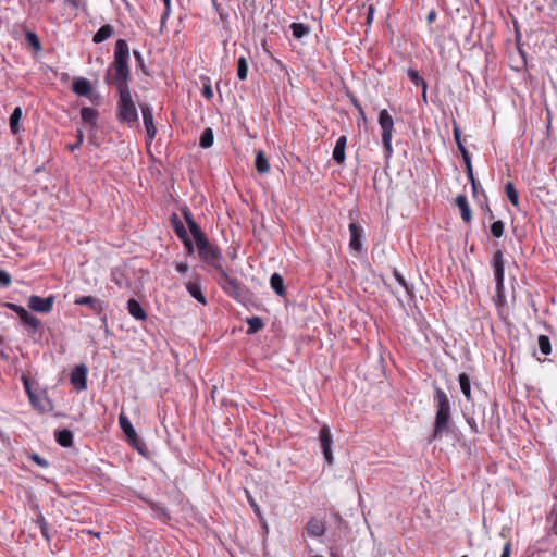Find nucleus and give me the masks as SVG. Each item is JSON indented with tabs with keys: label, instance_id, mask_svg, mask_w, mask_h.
I'll return each instance as SVG.
<instances>
[{
	"label": "nucleus",
	"instance_id": "obj_5",
	"mask_svg": "<svg viewBox=\"0 0 557 557\" xmlns=\"http://www.w3.org/2000/svg\"><path fill=\"white\" fill-rule=\"evenodd\" d=\"M23 380H24L25 391L28 395L29 401L33 405V407L35 409H37L40 413H46V412L52 411L53 410L52 400L46 394L36 395L34 392H32L28 380L25 377Z\"/></svg>",
	"mask_w": 557,
	"mask_h": 557
},
{
	"label": "nucleus",
	"instance_id": "obj_22",
	"mask_svg": "<svg viewBox=\"0 0 557 557\" xmlns=\"http://www.w3.org/2000/svg\"><path fill=\"white\" fill-rule=\"evenodd\" d=\"M170 224H171L175 235L180 239H186L187 236H189L183 222L181 221V219L178 218V215L176 213H172V215L170 216Z\"/></svg>",
	"mask_w": 557,
	"mask_h": 557
},
{
	"label": "nucleus",
	"instance_id": "obj_51",
	"mask_svg": "<svg viewBox=\"0 0 557 557\" xmlns=\"http://www.w3.org/2000/svg\"><path fill=\"white\" fill-rule=\"evenodd\" d=\"M152 509L162 518L170 519V515L168 512V509L163 505H156L152 507Z\"/></svg>",
	"mask_w": 557,
	"mask_h": 557
},
{
	"label": "nucleus",
	"instance_id": "obj_16",
	"mask_svg": "<svg viewBox=\"0 0 557 557\" xmlns=\"http://www.w3.org/2000/svg\"><path fill=\"white\" fill-rule=\"evenodd\" d=\"M72 90L82 97H88L92 90L91 83L85 77H77L74 79Z\"/></svg>",
	"mask_w": 557,
	"mask_h": 557
},
{
	"label": "nucleus",
	"instance_id": "obj_34",
	"mask_svg": "<svg viewBox=\"0 0 557 557\" xmlns=\"http://www.w3.org/2000/svg\"><path fill=\"white\" fill-rule=\"evenodd\" d=\"M505 193H506V196H507L508 200L510 201V203L515 207H518L519 206V195H518V191H517L513 183L508 182L506 184Z\"/></svg>",
	"mask_w": 557,
	"mask_h": 557
},
{
	"label": "nucleus",
	"instance_id": "obj_60",
	"mask_svg": "<svg viewBox=\"0 0 557 557\" xmlns=\"http://www.w3.org/2000/svg\"><path fill=\"white\" fill-rule=\"evenodd\" d=\"M436 18V12L434 10H431L426 16L428 23H433Z\"/></svg>",
	"mask_w": 557,
	"mask_h": 557
},
{
	"label": "nucleus",
	"instance_id": "obj_1",
	"mask_svg": "<svg viewBox=\"0 0 557 557\" xmlns=\"http://www.w3.org/2000/svg\"><path fill=\"white\" fill-rule=\"evenodd\" d=\"M128 61V44L124 39H117L114 47L113 62L106 71L103 79L107 85H113L116 88L119 95L116 103L117 121L133 127L139 125V116L129 89L131 69Z\"/></svg>",
	"mask_w": 557,
	"mask_h": 557
},
{
	"label": "nucleus",
	"instance_id": "obj_53",
	"mask_svg": "<svg viewBox=\"0 0 557 557\" xmlns=\"http://www.w3.org/2000/svg\"><path fill=\"white\" fill-rule=\"evenodd\" d=\"M404 289L406 290V294L408 296L409 301H414L416 295H414V286L410 283H407L404 286Z\"/></svg>",
	"mask_w": 557,
	"mask_h": 557
},
{
	"label": "nucleus",
	"instance_id": "obj_58",
	"mask_svg": "<svg viewBox=\"0 0 557 557\" xmlns=\"http://www.w3.org/2000/svg\"><path fill=\"white\" fill-rule=\"evenodd\" d=\"M176 271L184 274L188 271V264L186 262H180L176 264Z\"/></svg>",
	"mask_w": 557,
	"mask_h": 557
},
{
	"label": "nucleus",
	"instance_id": "obj_17",
	"mask_svg": "<svg viewBox=\"0 0 557 557\" xmlns=\"http://www.w3.org/2000/svg\"><path fill=\"white\" fill-rule=\"evenodd\" d=\"M347 145V137L342 135L335 144L333 149V159L337 164H344L346 160L345 149Z\"/></svg>",
	"mask_w": 557,
	"mask_h": 557
},
{
	"label": "nucleus",
	"instance_id": "obj_32",
	"mask_svg": "<svg viewBox=\"0 0 557 557\" xmlns=\"http://www.w3.org/2000/svg\"><path fill=\"white\" fill-rule=\"evenodd\" d=\"M248 324L247 334H256L264 327V323L260 317H251L246 320Z\"/></svg>",
	"mask_w": 557,
	"mask_h": 557
},
{
	"label": "nucleus",
	"instance_id": "obj_25",
	"mask_svg": "<svg viewBox=\"0 0 557 557\" xmlns=\"http://www.w3.org/2000/svg\"><path fill=\"white\" fill-rule=\"evenodd\" d=\"M270 285L277 296L284 297L286 295L284 280L281 274L273 273L270 277Z\"/></svg>",
	"mask_w": 557,
	"mask_h": 557
},
{
	"label": "nucleus",
	"instance_id": "obj_59",
	"mask_svg": "<svg viewBox=\"0 0 557 557\" xmlns=\"http://www.w3.org/2000/svg\"><path fill=\"white\" fill-rule=\"evenodd\" d=\"M170 13H171V8H170V9H168V7H165V8H164V12H163V14H162V16H161V24H162V25L165 23V21H166V18L169 17Z\"/></svg>",
	"mask_w": 557,
	"mask_h": 557
},
{
	"label": "nucleus",
	"instance_id": "obj_61",
	"mask_svg": "<svg viewBox=\"0 0 557 557\" xmlns=\"http://www.w3.org/2000/svg\"><path fill=\"white\" fill-rule=\"evenodd\" d=\"M496 297H497L498 304H503L505 301V287L504 286H503V294H499L496 290Z\"/></svg>",
	"mask_w": 557,
	"mask_h": 557
},
{
	"label": "nucleus",
	"instance_id": "obj_8",
	"mask_svg": "<svg viewBox=\"0 0 557 557\" xmlns=\"http://www.w3.org/2000/svg\"><path fill=\"white\" fill-rule=\"evenodd\" d=\"M319 440H320V446L322 449V454H323L326 462L330 466L333 465L334 457H333L332 449H331L332 444H333V437H332L331 430L327 425H323L320 429Z\"/></svg>",
	"mask_w": 557,
	"mask_h": 557
},
{
	"label": "nucleus",
	"instance_id": "obj_10",
	"mask_svg": "<svg viewBox=\"0 0 557 557\" xmlns=\"http://www.w3.org/2000/svg\"><path fill=\"white\" fill-rule=\"evenodd\" d=\"M54 304V296H48L42 298L37 295H32L28 298V308L35 312L49 313Z\"/></svg>",
	"mask_w": 557,
	"mask_h": 557
},
{
	"label": "nucleus",
	"instance_id": "obj_19",
	"mask_svg": "<svg viewBox=\"0 0 557 557\" xmlns=\"http://www.w3.org/2000/svg\"><path fill=\"white\" fill-rule=\"evenodd\" d=\"M35 510L38 511L35 523L39 527L42 537L49 543L52 537L51 528H50L49 523L47 522L46 518L39 511L38 506H35Z\"/></svg>",
	"mask_w": 557,
	"mask_h": 557
},
{
	"label": "nucleus",
	"instance_id": "obj_13",
	"mask_svg": "<svg viewBox=\"0 0 557 557\" xmlns=\"http://www.w3.org/2000/svg\"><path fill=\"white\" fill-rule=\"evenodd\" d=\"M77 306H88L97 315H101L104 310V302L92 296H81L74 300Z\"/></svg>",
	"mask_w": 557,
	"mask_h": 557
},
{
	"label": "nucleus",
	"instance_id": "obj_48",
	"mask_svg": "<svg viewBox=\"0 0 557 557\" xmlns=\"http://www.w3.org/2000/svg\"><path fill=\"white\" fill-rule=\"evenodd\" d=\"M463 162H465L466 173H467L468 180L470 182L474 181L475 177H474V174H473V168H472L471 158H465Z\"/></svg>",
	"mask_w": 557,
	"mask_h": 557
},
{
	"label": "nucleus",
	"instance_id": "obj_14",
	"mask_svg": "<svg viewBox=\"0 0 557 557\" xmlns=\"http://www.w3.org/2000/svg\"><path fill=\"white\" fill-rule=\"evenodd\" d=\"M348 228L350 233L349 247L352 250L360 252L362 249L363 230L355 222H351Z\"/></svg>",
	"mask_w": 557,
	"mask_h": 557
},
{
	"label": "nucleus",
	"instance_id": "obj_18",
	"mask_svg": "<svg viewBox=\"0 0 557 557\" xmlns=\"http://www.w3.org/2000/svg\"><path fill=\"white\" fill-rule=\"evenodd\" d=\"M455 203L460 210L463 222L470 223L472 221V211L468 203L467 197L465 195H458L455 199Z\"/></svg>",
	"mask_w": 557,
	"mask_h": 557
},
{
	"label": "nucleus",
	"instance_id": "obj_2",
	"mask_svg": "<svg viewBox=\"0 0 557 557\" xmlns=\"http://www.w3.org/2000/svg\"><path fill=\"white\" fill-rule=\"evenodd\" d=\"M434 404L436 407L434 430L429 442L441 438L443 433H449L453 426L451 405L447 394L435 386Z\"/></svg>",
	"mask_w": 557,
	"mask_h": 557
},
{
	"label": "nucleus",
	"instance_id": "obj_41",
	"mask_svg": "<svg viewBox=\"0 0 557 557\" xmlns=\"http://www.w3.org/2000/svg\"><path fill=\"white\" fill-rule=\"evenodd\" d=\"M490 231H491V234L494 237H496V238L502 237L504 235V232H505V224H504V222L500 221V220L494 221L491 224Z\"/></svg>",
	"mask_w": 557,
	"mask_h": 557
},
{
	"label": "nucleus",
	"instance_id": "obj_26",
	"mask_svg": "<svg viewBox=\"0 0 557 557\" xmlns=\"http://www.w3.org/2000/svg\"><path fill=\"white\" fill-rule=\"evenodd\" d=\"M325 525L321 520L311 519L307 524V531L314 537H320L325 533Z\"/></svg>",
	"mask_w": 557,
	"mask_h": 557
},
{
	"label": "nucleus",
	"instance_id": "obj_24",
	"mask_svg": "<svg viewBox=\"0 0 557 557\" xmlns=\"http://www.w3.org/2000/svg\"><path fill=\"white\" fill-rule=\"evenodd\" d=\"M81 117L84 124L95 126L99 117V112L92 108L83 107L81 109Z\"/></svg>",
	"mask_w": 557,
	"mask_h": 557
},
{
	"label": "nucleus",
	"instance_id": "obj_49",
	"mask_svg": "<svg viewBox=\"0 0 557 557\" xmlns=\"http://www.w3.org/2000/svg\"><path fill=\"white\" fill-rule=\"evenodd\" d=\"M11 281V275L5 270H0V286L8 287Z\"/></svg>",
	"mask_w": 557,
	"mask_h": 557
},
{
	"label": "nucleus",
	"instance_id": "obj_62",
	"mask_svg": "<svg viewBox=\"0 0 557 557\" xmlns=\"http://www.w3.org/2000/svg\"><path fill=\"white\" fill-rule=\"evenodd\" d=\"M472 193L475 196L478 194L479 182L476 180L471 181Z\"/></svg>",
	"mask_w": 557,
	"mask_h": 557
},
{
	"label": "nucleus",
	"instance_id": "obj_55",
	"mask_svg": "<svg viewBox=\"0 0 557 557\" xmlns=\"http://www.w3.org/2000/svg\"><path fill=\"white\" fill-rule=\"evenodd\" d=\"M393 276L395 277V280L404 287L408 282L406 281V278L403 276V274L397 270L395 269L393 271Z\"/></svg>",
	"mask_w": 557,
	"mask_h": 557
},
{
	"label": "nucleus",
	"instance_id": "obj_23",
	"mask_svg": "<svg viewBox=\"0 0 557 557\" xmlns=\"http://www.w3.org/2000/svg\"><path fill=\"white\" fill-rule=\"evenodd\" d=\"M54 438L62 447H71L73 445V433L69 429L57 430Z\"/></svg>",
	"mask_w": 557,
	"mask_h": 557
},
{
	"label": "nucleus",
	"instance_id": "obj_54",
	"mask_svg": "<svg viewBox=\"0 0 557 557\" xmlns=\"http://www.w3.org/2000/svg\"><path fill=\"white\" fill-rule=\"evenodd\" d=\"M32 460H34L38 466L42 467V468H46L48 467V461L46 459H44L42 457H40L38 454H33L30 456Z\"/></svg>",
	"mask_w": 557,
	"mask_h": 557
},
{
	"label": "nucleus",
	"instance_id": "obj_40",
	"mask_svg": "<svg viewBox=\"0 0 557 557\" xmlns=\"http://www.w3.org/2000/svg\"><path fill=\"white\" fill-rule=\"evenodd\" d=\"M485 411L483 410V418H482V421H481V424L479 425L476 420L473 418V417H468L467 418V423L469 424L470 429L474 432V433H481L484 431L485 429Z\"/></svg>",
	"mask_w": 557,
	"mask_h": 557
},
{
	"label": "nucleus",
	"instance_id": "obj_7",
	"mask_svg": "<svg viewBox=\"0 0 557 557\" xmlns=\"http://www.w3.org/2000/svg\"><path fill=\"white\" fill-rule=\"evenodd\" d=\"M5 307H8L13 312H15L18 315V318L21 319V321L25 325L33 329V331H37L40 327V325H41L40 320L37 317L29 313L24 307L16 305V304H12V302H7Z\"/></svg>",
	"mask_w": 557,
	"mask_h": 557
},
{
	"label": "nucleus",
	"instance_id": "obj_52",
	"mask_svg": "<svg viewBox=\"0 0 557 557\" xmlns=\"http://www.w3.org/2000/svg\"><path fill=\"white\" fill-rule=\"evenodd\" d=\"M201 95L208 100H211L213 98V90L210 83L203 85Z\"/></svg>",
	"mask_w": 557,
	"mask_h": 557
},
{
	"label": "nucleus",
	"instance_id": "obj_9",
	"mask_svg": "<svg viewBox=\"0 0 557 557\" xmlns=\"http://www.w3.org/2000/svg\"><path fill=\"white\" fill-rule=\"evenodd\" d=\"M199 258L208 265L216 269V271H220V269H223V267L221 265V262H220L222 260L221 250L214 244H211L209 246V248H206L203 251H200Z\"/></svg>",
	"mask_w": 557,
	"mask_h": 557
},
{
	"label": "nucleus",
	"instance_id": "obj_35",
	"mask_svg": "<svg viewBox=\"0 0 557 557\" xmlns=\"http://www.w3.org/2000/svg\"><path fill=\"white\" fill-rule=\"evenodd\" d=\"M290 29H292L293 36L296 39L302 38L307 34H309V32H310V28L307 25L302 24V23H292L290 24Z\"/></svg>",
	"mask_w": 557,
	"mask_h": 557
},
{
	"label": "nucleus",
	"instance_id": "obj_37",
	"mask_svg": "<svg viewBox=\"0 0 557 557\" xmlns=\"http://www.w3.org/2000/svg\"><path fill=\"white\" fill-rule=\"evenodd\" d=\"M126 437L133 448H135L140 454H145L146 444L138 437L135 430L133 435L129 434Z\"/></svg>",
	"mask_w": 557,
	"mask_h": 557
},
{
	"label": "nucleus",
	"instance_id": "obj_38",
	"mask_svg": "<svg viewBox=\"0 0 557 557\" xmlns=\"http://www.w3.org/2000/svg\"><path fill=\"white\" fill-rule=\"evenodd\" d=\"M119 423H120V426L123 431V433L125 434V436H128L129 434L133 435L134 434V428L129 421V419L121 413L120 417H119Z\"/></svg>",
	"mask_w": 557,
	"mask_h": 557
},
{
	"label": "nucleus",
	"instance_id": "obj_45",
	"mask_svg": "<svg viewBox=\"0 0 557 557\" xmlns=\"http://www.w3.org/2000/svg\"><path fill=\"white\" fill-rule=\"evenodd\" d=\"M83 141H84V133H83V131L81 128H78L76 131V144H69L66 146V148L71 152H73V151H75L76 149H78L82 146Z\"/></svg>",
	"mask_w": 557,
	"mask_h": 557
},
{
	"label": "nucleus",
	"instance_id": "obj_33",
	"mask_svg": "<svg viewBox=\"0 0 557 557\" xmlns=\"http://www.w3.org/2000/svg\"><path fill=\"white\" fill-rule=\"evenodd\" d=\"M237 77L240 81H245L248 75V58L245 55H240L237 60Z\"/></svg>",
	"mask_w": 557,
	"mask_h": 557
},
{
	"label": "nucleus",
	"instance_id": "obj_21",
	"mask_svg": "<svg viewBox=\"0 0 557 557\" xmlns=\"http://www.w3.org/2000/svg\"><path fill=\"white\" fill-rule=\"evenodd\" d=\"M127 310L129 314L136 320L145 321L147 319L146 311L144 310L141 305L134 298H131L127 301Z\"/></svg>",
	"mask_w": 557,
	"mask_h": 557
},
{
	"label": "nucleus",
	"instance_id": "obj_11",
	"mask_svg": "<svg viewBox=\"0 0 557 557\" xmlns=\"http://www.w3.org/2000/svg\"><path fill=\"white\" fill-rule=\"evenodd\" d=\"M87 367L85 364L76 366L71 374L70 382L76 391H84L87 388Z\"/></svg>",
	"mask_w": 557,
	"mask_h": 557
},
{
	"label": "nucleus",
	"instance_id": "obj_30",
	"mask_svg": "<svg viewBox=\"0 0 557 557\" xmlns=\"http://www.w3.org/2000/svg\"><path fill=\"white\" fill-rule=\"evenodd\" d=\"M458 381L460 384V389L463 396L470 400L471 399V383L470 377L467 373H460L458 375Z\"/></svg>",
	"mask_w": 557,
	"mask_h": 557
},
{
	"label": "nucleus",
	"instance_id": "obj_44",
	"mask_svg": "<svg viewBox=\"0 0 557 557\" xmlns=\"http://www.w3.org/2000/svg\"><path fill=\"white\" fill-rule=\"evenodd\" d=\"M350 100H351V103L354 104V107L357 109V113H359L360 121L358 122V125L360 126V122H362L363 124H367L368 120H367L364 110H363L361 103L359 102V100L355 96H351Z\"/></svg>",
	"mask_w": 557,
	"mask_h": 557
},
{
	"label": "nucleus",
	"instance_id": "obj_15",
	"mask_svg": "<svg viewBox=\"0 0 557 557\" xmlns=\"http://www.w3.org/2000/svg\"><path fill=\"white\" fill-rule=\"evenodd\" d=\"M182 214H183V218L189 228V232H190L194 240L206 235L202 232V230L200 228V226L197 224V222L195 221L193 213L190 212V210L187 207H184L182 209Z\"/></svg>",
	"mask_w": 557,
	"mask_h": 557
},
{
	"label": "nucleus",
	"instance_id": "obj_42",
	"mask_svg": "<svg viewBox=\"0 0 557 557\" xmlns=\"http://www.w3.org/2000/svg\"><path fill=\"white\" fill-rule=\"evenodd\" d=\"M409 79L416 85L423 87L428 85L423 77L420 76L419 72L413 69H408L407 71Z\"/></svg>",
	"mask_w": 557,
	"mask_h": 557
},
{
	"label": "nucleus",
	"instance_id": "obj_4",
	"mask_svg": "<svg viewBox=\"0 0 557 557\" xmlns=\"http://www.w3.org/2000/svg\"><path fill=\"white\" fill-rule=\"evenodd\" d=\"M379 124L382 129V143L386 159H389L393 154L392 137L394 132V120L386 109H383L379 113Z\"/></svg>",
	"mask_w": 557,
	"mask_h": 557
},
{
	"label": "nucleus",
	"instance_id": "obj_46",
	"mask_svg": "<svg viewBox=\"0 0 557 557\" xmlns=\"http://www.w3.org/2000/svg\"><path fill=\"white\" fill-rule=\"evenodd\" d=\"M212 243L209 242L207 235H203V236L195 239V245L197 247L198 255L200 253V251H203L206 248H209V246Z\"/></svg>",
	"mask_w": 557,
	"mask_h": 557
},
{
	"label": "nucleus",
	"instance_id": "obj_63",
	"mask_svg": "<svg viewBox=\"0 0 557 557\" xmlns=\"http://www.w3.org/2000/svg\"><path fill=\"white\" fill-rule=\"evenodd\" d=\"M215 12L219 14L221 21H225L226 20L227 14L224 12V10H223L221 4H220V11H215Z\"/></svg>",
	"mask_w": 557,
	"mask_h": 557
},
{
	"label": "nucleus",
	"instance_id": "obj_47",
	"mask_svg": "<svg viewBox=\"0 0 557 557\" xmlns=\"http://www.w3.org/2000/svg\"><path fill=\"white\" fill-rule=\"evenodd\" d=\"M133 54H134V58H135V60H136V62H137V66H138V69H139L144 74L148 75L149 73H148L147 67H146V65H145L144 58H143L141 53H140L138 50H134V51H133Z\"/></svg>",
	"mask_w": 557,
	"mask_h": 557
},
{
	"label": "nucleus",
	"instance_id": "obj_36",
	"mask_svg": "<svg viewBox=\"0 0 557 557\" xmlns=\"http://www.w3.org/2000/svg\"><path fill=\"white\" fill-rule=\"evenodd\" d=\"M454 138L457 144L458 150L460 151L462 159L470 158L469 151L465 147V145L461 141V133L459 127L455 124L454 125Z\"/></svg>",
	"mask_w": 557,
	"mask_h": 557
},
{
	"label": "nucleus",
	"instance_id": "obj_64",
	"mask_svg": "<svg viewBox=\"0 0 557 557\" xmlns=\"http://www.w3.org/2000/svg\"><path fill=\"white\" fill-rule=\"evenodd\" d=\"M426 89H428V85H424L422 87V95H421L422 100H423L424 103H428Z\"/></svg>",
	"mask_w": 557,
	"mask_h": 557
},
{
	"label": "nucleus",
	"instance_id": "obj_3",
	"mask_svg": "<svg viewBox=\"0 0 557 557\" xmlns=\"http://www.w3.org/2000/svg\"><path fill=\"white\" fill-rule=\"evenodd\" d=\"M216 282L220 287L235 300L244 302L248 299V288L236 277L230 276L224 269L218 271Z\"/></svg>",
	"mask_w": 557,
	"mask_h": 557
},
{
	"label": "nucleus",
	"instance_id": "obj_39",
	"mask_svg": "<svg viewBox=\"0 0 557 557\" xmlns=\"http://www.w3.org/2000/svg\"><path fill=\"white\" fill-rule=\"evenodd\" d=\"M537 343L539 348L543 355L547 356L552 352L550 339L547 335H540Z\"/></svg>",
	"mask_w": 557,
	"mask_h": 557
},
{
	"label": "nucleus",
	"instance_id": "obj_31",
	"mask_svg": "<svg viewBox=\"0 0 557 557\" xmlns=\"http://www.w3.org/2000/svg\"><path fill=\"white\" fill-rule=\"evenodd\" d=\"M214 134L210 127L203 129L200 135L199 146L203 149H208L213 145Z\"/></svg>",
	"mask_w": 557,
	"mask_h": 557
},
{
	"label": "nucleus",
	"instance_id": "obj_50",
	"mask_svg": "<svg viewBox=\"0 0 557 557\" xmlns=\"http://www.w3.org/2000/svg\"><path fill=\"white\" fill-rule=\"evenodd\" d=\"M188 255H193L195 251V240L193 242L189 236L186 239H181Z\"/></svg>",
	"mask_w": 557,
	"mask_h": 557
},
{
	"label": "nucleus",
	"instance_id": "obj_20",
	"mask_svg": "<svg viewBox=\"0 0 557 557\" xmlns=\"http://www.w3.org/2000/svg\"><path fill=\"white\" fill-rule=\"evenodd\" d=\"M185 287L193 298H195L198 302H200L202 305H207L206 296L203 295V293L201 290L198 280H196L195 282H191V281L187 282L185 284Z\"/></svg>",
	"mask_w": 557,
	"mask_h": 557
},
{
	"label": "nucleus",
	"instance_id": "obj_27",
	"mask_svg": "<svg viewBox=\"0 0 557 557\" xmlns=\"http://www.w3.org/2000/svg\"><path fill=\"white\" fill-rule=\"evenodd\" d=\"M113 34H114L113 26L110 24H106L97 30V33L92 37V41L95 44H100V42L107 40L108 38H110Z\"/></svg>",
	"mask_w": 557,
	"mask_h": 557
},
{
	"label": "nucleus",
	"instance_id": "obj_29",
	"mask_svg": "<svg viewBox=\"0 0 557 557\" xmlns=\"http://www.w3.org/2000/svg\"><path fill=\"white\" fill-rule=\"evenodd\" d=\"M255 166L259 174H265L270 170L269 161L263 151L259 150L256 154Z\"/></svg>",
	"mask_w": 557,
	"mask_h": 557
},
{
	"label": "nucleus",
	"instance_id": "obj_12",
	"mask_svg": "<svg viewBox=\"0 0 557 557\" xmlns=\"http://www.w3.org/2000/svg\"><path fill=\"white\" fill-rule=\"evenodd\" d=\"M140 110L143 114L144 125L147 132V137L149 140H153L157 134V128L153 124L152 108L147 103H143L140 104Z\"/></svg>",
	"mask_w": 557,
	"mask_h": 557
},
{
	"label": "nucleus",
	"instance_id": "obj_56",
	"mask_svg": "<svg viewBox=\"0 0 557 557\" xmlns=\"http://www.w3.org/2000/svg\"><path fill=\"white\" fill-rule=\"evenodd\" d=\"M246 493H247V499H248L250 506L253 508L255 513L260 516V513H261L260 508L257 505L256 500L252 498V496H250V494L247 491H246Z\"/></svg>",
	"mask_w": 557,
	"mask_h": 557
},
{
	"label": "nucleus",
	"instance_id": "obj_43",
	"mask_svg": "<svg viewBox=\"0 0 557 557\" xmlns=\"http://www.w3.org/2000/svg\"><path fill=\"white\" fill-rule=\"evenodd\" d=\"M25 39H26L27 44L32 48H34L36 51H39L41 49L40 39L35 33L27 32Z\"/></svg>",
	"mask_w": 557,
	"mask_h": 557
},
{
	"label": "nucleus",
	"instance_id": "obj_57",
	"mask_svg": "<svg viewBox=\"0 0 557 557\" xmlns=\"http://www.w3.org/2000/svg\"><path fill=\"white\" fill-rule=\"evenodd\" d=\"M510 553H511V542L508 541L504 545L503 553H502L500 557H510Z\"/></svg>",
	"mask_w": 557,
	"mask_h": 557
},
{
	"label": "nucleus",
	"instance_id": "obj_6",
	"mask_svg": "<svg viewBox=\"0 0 557 557\" xmlns=\"http://www.w3.org/2000/svg\"><path fill=\"white\" fill-rule=\"evenodd\" d=\"M492 265L494 269V277H495V289L503 294V284H504V275H505V262L504 255L500 249H497L493 253Z\"/></svg>",
	"mask_w": 557,
	"mask_h": 557
},
{
	"label": "nucleus",
	"instance_id": "obj_28",
	"mask_svg": "<svg viewBox=\"0 0 557 557\" xmlns=\"http://www.w3.org/2000/svg\"><path fill=\"white\" fill-rule=\"evenodd\" d=\"M22 119V109L21 107L14 108L13 112L10 115V129L12 134L17 135L23 128L20 125V121Z\"/></svg>",
	"mask_w": 557,
	"mask_h": 557
}]
</instances>
